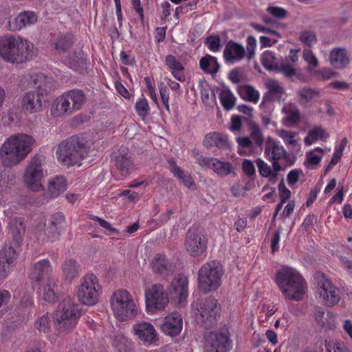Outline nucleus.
Returning <instances> with one entry per match:
<instances>
[{"label":"nucleus","mask_w":352,"mask_h":352,"mask_svg":"<svg viewBox=\"0 0 352 352\" xmlns=\"http://www.w3.org/2000/svg\"><path fill=\"white\" fill-rule=\"evenodd\" d=\"M274 281L286 299L302 300L307 288V282L294 267L284 265L276 271Z\"/></svg>","instance_id":"obj_1"},{"label":"nucleus","mask_w":352,"mask_h":352,"mask_svg":"<svg viewBox=\"0 0 352 352\" xmlns=\"http://www.w3.org/2000/svg\"><path fill=\"white\" fill-rule=\"evenodd\" d=\"M33 44L18 36L0 38V56L10 63L21 64L31 60L34 56Z\"/></svg>","instance_id":"obj_2"},{"label":"nucleus","mask_w":352,"mask_h":352,"mask_svg":"<svg viewBox=\"0 0 352 352\" xmlns=\"http://www.w3.org/2000/svg\"><path fill=\"white\" fill-rule=\"evenodd\" d=\"M34 139L26 134L14 135L8 138L0 147V160L4 166L19 164L30 153Z\"/></svg>","instance_id":"obj_3"},{"label":"nucleus","mask_w":352,"mask_h":352,"mask_svg":"<svg viewBox=\"0 0 352 352\" xmlns=\"http://www.w3.org/2000/svg\"><path fill=\"white\" fill-rule=\"evenodd\" d=\"M12 225L13 241L6 244L0 251V278H6L12 271L17 258L18 248L23 241L25 226L21 218L14 219Z\"/></svg>","instance_id":"obj_4"},{"label":"nucleus","mask_w":352,"mask_h":352,"mask_svg":"<svg viewBox=\"0 0 352 352\" xmlns=\"http://www.w3.org/2000/svg\"><path fill=\"white\" fill-rule=\"evenodd\" d=\"M88 152L89 146L83 138L72 136L58 145L56 153L58 161L65 165L80 166Z\"/></svg>","instance_id":"obj_5"},{"label":"nucleus","mask_w":352,"mask_h":352,"mask_svg":"<svg viewBox=\"0 0 352 352\" xmlns=\"http://www.w3.org/2000/svg\"><path fill=\"white\" fill-rule=\"evenodd\" d=\"M45 78L43 74H28L23 76V80L28 82V85L36 87V89L26 92L22 98V107L29 113L42 111L43 104L47 100V91L38 84V82Z\"/></svg>","instance_id":"obj_6"},{"label":"nucleus","mask_w":352,"mask_h":352,"mask_svg":"<svg viewBox=\"0 0 352 352\" xmlns=\"http://www.w3.org/2000/svg\"><path fill=\"white\" fill-rule=\"evenodd\" d=\"M224 274L222 265L217 260L204 264L198 271V287L204 294L216 291L221 285Z\"/></svg>","instance_id":"obj_7"},{"label":"nucleus","mask_w":352,"mask_h":352,"mask_svg":"<svg viewBox=\"0 0 352 352\" xmlns=\"http://www.w3.org/2000/svg\"><path fill=\"white\" fill-rule=\"evenodd\" d=\"M80 313L78 305L70 297L65 298L55 312V325L60 331L72 329L77 324Z\"/></svg>","instance_id":"obj_8"},{"label":"nucleus","mask_w":352,"mask_h":352,"mask_svg":"<svg viewBox=\"0 0 352 352\" xmlns=\"http://www.w3.org/2000/svg\"><path fill=\"white\" fill-rule=\"evenodd\" d=\"M111 309L119 320L125 321L138 314V307L130 293L125 289L114 292L111 298Z\"/></svg>","instance_id":"obj_9"},{"label":"nucleus","mask_w":352,"mask_h":352,"mask_svg":"<svg viewBox=\"0 0 352 352\" xmlns=\"http://www.w3.org/2000/svg\"><path fill=\"white\" fill-rule=\"evenodd\" d=\"M193 306L196 309V320L201 326L207 329L212 327L217 323L221 307L216 299L206 298L198 300Z\"/></svg>","instance_id":"obj_10"},{"label":"nucleus","mask_w":352,"mask_h":352,"mask_svg":"<svg viewBox=\"0 0 352 352\" xmlns=\"http://www.w3.org/2000/svg\"><path fill=\"white\" fill-rule=\"evenodd\" d=\"M204 352H230L232 340L228 329L210 331L204 336Z\"/></svg>","instance_id":"obj_11"},{"label":"nucleus","mask_w":352,"mask_h":352,"mask_svg":"<svg viewBox=\"0 0 352 352\" xmlns=\"http://www.w3.org/2000/svg\"><path fill=\"white\" fill-rule=\"evenodd\" d=\"M101 289L96 276L94 274H86L80 280L77 291L78 299L84 305H94L99 300Z\"/></svg>","instance_id":"obj_12"},{"label":"nucleus","mask_w":352,"mask_h":352,"mask_svg":"<svg viewBox=\"0 0 352 352\" xmlns=\"http://www.w3.org/2000/svg\"><path fill=\"white\" fill-rule=\"evenodd\" d=\"M192 155L201 168H209L219 177H226L234 173V168L229 162L221 161L212 157L203 156L197 148L192 151Z\"/></svg>","instance_id":"obj_13"},{"label":"nucleus","mask_w":352,"mask_h":352,"mask_svg":"<svg viewBox=\"0 0 352 352\" xmlns=\"http://www.w3.org/2000/svg\"><path fill=\"white\" fill-rule=\"evenodd\" d=\"M45 173L42 160L38 156L34 157L27 166L24 174V182L28 188L38 191L43 188L42 179Z\"/></svg>","instance_id":"obj_14"},{"label":"nucleus","mask_w":352,"mask_h":352,"mask_svg":"<svg viewBox=\"0 0 352 352\" xmlns=\"http://www.w3.org/2000/svg\"><path fill=\"white\" fill-rule=\"evenodd\" d=\"M168 301V293L161 284H154L145 291V302L148 311L163 309Z\"/></svg>","instance_id":"obj_15"},{"label":"nucleus","mask_w":352,"mask_h":352,"mask_svg":"<svg viewBox=\"0 0 352 352\" xmlns=\"http://www.w3.org/2000/svg\"><path fill=\"white\" fill-rule=\"evenodd\" d=\"M185 248L192 256H201L207 248V240L202 232L197 228L188 230L185 240Z\"/></svg>","instance_id":"obj_16"},{"label":"nucleus","mask_w":352,"mask_h":352,"mask_svg":"<svg viewBox=\"0 0 352 352\" xmlns=\"http://www.w3.org/2000/svg\"><path fill=\"white\" fill-rule=\"evenodd\" d=\"M133 332L144 346L150 347L158 345V333L151 323L145 321L137 322L133 326Z\"/></svg>","instance_id":"obj_17"},{"label":"nucleus","mask_w":352,"mask_h":352,"mask_svg":"<svg viewBox=\"0 0 352 352\" xmlns=\"http://www.w3.org/2000/svg\"><path fill=\"white\" fill-rule=\"evenodd\" d=\"M317 292L324 304L329 307L336 305L340 301L338 289L332 285L324 274H320L318 278Z\"/></svg>","instance_id":"obj_18"},{"label":"nucleus","mask_w":352,"mask_h":352,"mask_svg":"<svg viewBox=\"0 0 352 352\" xmlns=\"http://www.w3.org/2000/svg\"><path fill=\"white\" fill-rule=\"evenodd\" d=\"M65 223V216L62 212H56L52 214L50 226L43 230L36 232L37 239L41 242L45 241H55L60 234V230Z\"/></svg>","instance_id":"obj_19"},{"label":"nucleus","mask_w":352,"mask_h":352,"mask_svg":"<svg viewBox=\"0 0 352 352\" xmlns=\"http://www.w3.org/2000/svg\"><path fill=\"white\" fill-rule=\"evenodd\" d=\"M264 154L266 159L270 162H285L289 159V154L285 149L281 143L273 138H268L265 145Z\"/></svg>","instance_id":"obj_20"},{"label":"nucleus","mask_w":352,"mask_h":352,"mask_svg":"<svg viewBox=\"0 0 352 352\" xmlns=\"http://www.w3.org/2000/svg\"><path fill=\"white\" fill-rule=\"evenodd\" d=\"M168 292L177 300V304L183 306L188 296V279L184 275H178L172 280Z\"/></svg>","instance_id":"obj_21"},{"label":"nucleus","mask_w":352,"mask_h":352,"mask_svg":"<svg viewBox=\"0 0 352 352\" xmlns=\"http://www.w3.org/2000/svg\"><path fill=\"white\" fill-rule=\"evenodd\" d=\"M52 267L49 260L41 259L35 263L29 274L30 278L36 283H40L44 279L54 278L52 275Z\"/></svg>","instance_id":"obj_22"},{"label":"nucleus","mask_w":352,"mask_h":352,"mask_svg":"<svg viewBox=\"0 0 352 352\" xmlns=\"http://www.w3.org/2000/svg\"><path fill=\"white\" fill-rule=\"evenodd\" d=\"M183 327L182 318L180 314L173 312L164 318L161 329L164 333L171 337L178 335Z\"/></svg>","instance_id":"obj_23"},{"label":"nucleus","mask_w":352,"mask_h":352,"mask_svg":"<svg viewBox=\"0 0 352 352\" xmlns=\"http://www.w3.org/2000/svg\"><path fill=\"white\" fill-rule=\"evenodd\" d=\"M36 21L37 16L34 12L25 11L16 16L10 18L8 28L11 31H19L25 26L34 24Z\"/></svg>","instance_id":"obj_24"},{"label":"nucleus","mask_w":352,"mask_h":352,"mask_svg":"<svg viewBox=\"0 0 352 352\" xmlns=\"http://www.w3.org/2000/svg\"><path fill=\"white\" fill-rule=\"evenodd\" d=\"M245 54L244 47L236 42L230 41L223 50V58L226 63L234 64L243 59Z\"/></svg>","instance_id":"obj_25"},{"label":"nucleus","mask_w":352,"mask_h":352,"mask_svg":"<svg viewBox=\"0 0 352 352\" xmlns=\"http://www.w3.org/2000/svg\"><path fill=\"white\" fill-rule=\"evenodd\" d=\"M203 146L206 148L215 146L219 149L227 150L230 149V143L227 135L220 132H210L204 136Z\"/></svg>","instance_id":"obj_26"},{"label":"nucleus","mask_w":352,"mask_h":352,"mask_svg":"<svg viewBox=\"0 0 352 352\" xmlns=\"http://www.w3.org/2000/svg\"><path fill=\"white\" fill-rule=\"evenodd\" d=\"M50 111L53 118H63L74 114L64 93L53 100Z\"/></svg>","instance_id":"obj_27"},{"label":"nucleus","mask_w":352,"mask_h":352,"mask_svg":"<svg viewBox=\"0 0 352 352\" xmlns=\"http://www.w3.org/2000/svg\"><path fill=\"white\" fill-rule=\"evenodd\" d=\"M64 95L66 100L69 102L73 113L82 109L87 100L85 93L80 89L67 91L64 92Z\"/></svg>","instance_id":"obj_28"},{"label":"nucleus","mask_w":352,"mask_h":352,"mask_svg":"<svg viewBox=\"0 0 352 352\" xmlns=\"http://www.w3.org/2000/svg\"><path fill=\"white\" fill-rule=\"evenodd\" d=\"M256 163L259 174L263 177L268 178L270 180H276L278 173L284 170L280 163L276 162H271V166L264 160L258 158L256 160Z\"/></svg>","instance_id":"obj_29"},{"label":"nucleus","mask_w":352,"mask_h":352,"mask_svg":"<svg viewBox=\"0 0 352 352\" xmlns=\"http://www.w3.org/2000/svg\"><path fill=\"white\" fill-rule=\"evenodd\" d=\"M330 65L335 69L345 68L350 63V58L346 49L335 47L329 53Z\"/></svg>","instance_id":"obj_30"},{"label":"nucleus","mask_w":352,"mask_h":352,"mask_svg":"<svg viewBox=\"0 0 352 352\" xmlns=\"http://www.w3.org/2000/svg\"><path fill=\"white\" fill-rule=\"evenodd\" d=\"M74 43V37L71 34H61L51 43L59 55H68Z\"/></svg>","instance_id":"obj_31"},{"label":"nucleus","mask_w":352,"mask_h":352,"mask_svg":"<svg viewBox=\"0 0 352 352\" xmlns=\"http://www.w3.org/2000/svg\"><path fill=\"white\" fill-rule=\"evenodd\" d=\"M151 267L153 272L158 274L162 276H166L172 272V266L168 262L165 255H155L151 262Z\"/></svg>","instance_id":"obj_32"},{"label":"nucleus","mask_w":352,"mask_h":352,"mask_svg":"<svg viewBox=\"0 0 352 352\" xmlns=\"http://www.w3.org/2000/svg\"><path fill=\"white\" fill-rule=\"evenodd\" d=\"M170 171L177 177L180 182L187 188H190L195 186L194 181L190 174H185L182 170L176 164L175 161L170 158L168 160Z\"/></svg>","instance_id":"obj_33"},{"label":"nucleus","mask_w":352,"mask_h":352,"mask_svg":"<svg viewBox=\"0 0 352 352\" xmlns=\"http://www.w3.org/2000/svg\"><path fill=\"white\" fill-rule=\"evenodd\" d=\"M282 112L285 114V121L289 124H296L300 120V112L298 106L292 102L285 103Z\"/></svg>","instance_id":"obj_34"},{"label":"nucleus","mask_w":352,"mask_h":352,"mask_svg":"<svg viewBox=\"0 0 352 352\" xmlns=\"http://www.w3.org/2000/svg\"><path fill=\"white\" fill-rule=\"evenodd\" d=\"M43 298L45 301L54 303L58 298V282L54 278H49L43 289Z\"/></svg>","instance_id":"obj_35"},{"label":"nucleus","mask_w":352,"mask_h":352,"mask_svg":"<svg viewBox=\"0 0 352 352\" xmlns=\"http://www.w3.org/2000/svg\"><path fill=\"white\" fill-rule=\"evenodd\" d=\"M115 166L122 175H126L133 168V162L127 153L119 152L114 156Z\"/></svg>","instance_id":"obj_36"},{"label":"nucleus","mask_w":352,"mask_h":352,"mask_svg":"<svg viewBox=\"0 0 352 352\" xmlns=\"http://www.w3.org/2000/svg\"><path fill=\"white\" fill-rule=\"evenodd\" d=\"M67 188V181L64 177L56 176L49 182L48 192L51 197H57Z\"/></svg>","instance_id":"obj_37"},{"label":"nucleus","mask_w":352,"mask_h":352,"mask_svg":"<svg viewBox=\"0 0 352 352\" xmlns=\"http://www.w3.org/2000/svg\"><path fill=\"white\" fill-rule=\"evenodd\" d=\"M199 67L204 73L215 75L218 72L220 65L214 56L207 54L200 59Z\"/></svg>","instance_id":"obj_38"},{"label":"nucleus","mask_w":352,"mask_h":352,"mask_svg":"<svg viewBox=\"0 0 352 352\" xmlns=\"http://www.w3.org/2000/svg\"><path fill=\"white\" fill-rule=\"evenodd\" d=\"M62 271L64 278L67 280H72L80 275V266L76 261L69 259L62 264Z\"/></svg>","instance_id":"obj_39"},{"label":"nucleus","mask_w":352,"mask_h":352,"mask_svg":"<svg viewBox=\"0 0 352 352\" xmlns=\"http://www.w3.org/2000/svg\"><path fill=\"white\" fill-rule=\"evenodd\" d=\"M296 96L298 98L299 104L305 106L318 98L320 91L318 89L303 87L296 91Z\"/></svg>","instance_id":"obj_40"},{"label":"nucleus","mask_w":352,"mask_h":352,"mask_svg":"<svg viewBox=\"0 0 352 352\" xmlns=\"http://www.w3.org/2000/svg\"><path fill=\"white\" fill-rule=\"evenodd\" d=\"M111 346L116 352H131V342L123 334H116L111 338Z\"/></svg>","instance_id":"obj_41"},{"label":"nucleus","mask_w":352,"mask_h":352,"mask_svg":"<svg viewBox=\"0 0 352 352\" xmlns=\"http://www.w3.org/2000/svg\"><path fill=\"white\" fill-rule=\"evenodd\" d=\"M239 94L242 98L253 103H256L260 96L258 91L250 85L241 87Z\"/></svg>","instance_id":"obj_42"},{"label":"nucleus","mask_w":352,"mask_h":352,"mask_svg":"<svg viewBox=\"0 0 352 352\" xmlns=\"http://www.w3.org/2000/svg\"><path fill=\"white\" fill-rule=\"evenodd\" d=\"M219 99L223 107L227 111L231 110L235 104L236 98L229 89L221 90L219 94Z\"/></svg>","instance_id":"obj_43"},{"label":"nucleus","mask_w":352,"mask_h":352,"mask_svg":"<svg viewBox=\"0 0 352 352\" xmlns=\"http://www.w3.org/2000/svg\"><path fill=\"white\" fill-rule=\"evenodd\" d=\"M236 142L240 154L250 155L255 149L253 142H252L249 137H238L236 138Z\"/></svg>","instance_id":"obj_44"},{"label":"nucleus","mask_w":352,"mask_h":352,"mask_svg":"<svg viewBox=\"0 0 352 352\" xmlns=\"http://www.w3.org/2000/svg\"><path fill=\"white\" fill-rule=\"evenodd\" d=\"M261 61L262 65L269 71H274L277 68L278 63L274 53L272 52H264L261 56Z\"/></svg>","instance_id":"obj_45"},{"label":"nucleus","mask_w":352,"mask_h":352,"mask_svg":"<svg viewBox=\"0 0 352 352\" xmlns=\"http://www.w3.org/2000/svg\"><path fill=\"white\" fill-rule=\"evenodd\" d=\"M250 140L253 142L254 146L256 148H261L264 142V138L262 134L259 126L256 124H253L250 126Z\"/></svg>","instance_id":"obj_46"},{"label":"nucleus","mask_w":352,"mask_h":352,"mask_svg":"<svg viewBox=\"0 0 352 352\" xmlns=\"http://www.w3.org/2000/svg\"><path fill=\"white\" fill-rule=\"evenodd\" d=\"M274 72L281 73L287 78H292L296 74L294 65L291 64L288 61H285V60L278 63L277 68H276Z\"/></svg>","instance_id":"obj_47"},{"label":"nucleus","mask_w":352,"mask_h":352,"mask_svg":"<svg viewBox=\"0 0 352 352\" xmlns=\"http://www.w3.org/2000/svg\"><path fill=\"white\" fill-rule=\"evenodd\" d=\"M135 109L138 115L144 119L149 113L150 107L147 100L144 97L138 98L135 104Z\"/></svg>","instance_id":"obj_48"},{"label":"nucleus","mask_w":352,"mask_h":352,"mask_svg":"<svg viewBox=\"0 0 352 352\" xmlns=\"http://www.w3.org/2000/svg\"><path fill=\"white\" fill-rule=\"evenodd\" d=\"M35 328L41 333H48L50 329V320L48 314L37 318L35 321Z\"/></svg>","instance_id":"obj_49"},{"label":"nucleus","mask_w":352,"mask_h":352,"mask_svg":"<svg viewBox=\"0 0 352 352\" xmlns=\"http://www.w3.org/2000/svg\"><path fill=\"white\" fill-rule=\"evenodd\" d=\"M324 133V131L321 127H315L310 130L307 136L304 139L306 145H311L317 140L322 139Z\"/></svg>","instance_id":"obj_50"},{"label":"nucleus","mask_w":352,"mask_h":352,"mask_svg":"<svg viewBox=\"0 0 352 352\" xmlns=\"http://www.w3.org/2000/svg\"><path fill=\"white\" fill-rule=\"evenodd\" d=\"M317 151L322 153V149L319 147L316 148L314 151L307 153L305 163H307L306 166L307 168L317 165L321 161L322 155L316 154L315 152Z\"/></svg>","instance_id":"obj_51"},{"label":"nucleus","mask_w":352,"mask_h":352,"mask_svg":"<svg viewBox=\"0 0 352 352\" xmlns=\"http://www.w3.org/2000/svg\"><path fill=\"white\" fill-rule=\"evenodd\" d=\"M299 38L302 43L308 47H311L317 43L316 34L312 31H304L301 32Z\"/></svg>","instance_id":"obj_52"},{"label":"nucleus","mask_w":352,"mask_h":352,"mask_svg":"<svg viewBox=\"0 0 352 352\" xmlns=\"http://www.w3.org/2000/svg\"><path fill=\"white\" fill-rule=\"evenodd\" d=\"M205 43L207 44L209 50L212 52H219L221 46V39L219 36H208L205 40Z\"/></svg>","instance_id":"obj_53"},{"label":"nucleus","mask_w":352,"mask_h":352,"mask_svg":"<svg viewBox=\"0 0 352 352\" xmlns=\"http://www.w3.org/2000/svg\"><path fill=\"white\" fill-rule=\"evenodd\" d=\"M165 63L167 67L170 69L171 72L173 71L184 69L182 64L177 61L176 58L173 55L167 56L165 60Z\"/></svg>","instance_id":"obj_54"},{"label":"nucleus","mask_w":352,"mask_h":352,"mask_svg":"<svg viewBox=\"0 0 352 352\" xmlns=\"http://www.w3.org/2000/svg\"><path fill=\"white\" fill-rule=\"evenodd\" d=\"M159 90H160V98H161L162 104L164 106L166 111L170 112V107H169V103H168L169 91L163 83H161L159 85Z\"/></svg>","instance_id":"obj_55"},{"label":"nucleus","mask_w":352,"mask_h":352,"mask_svg":"<svg viewBox=\"0 0 352 352\" xmlns=\"http://www.w3.org/2000/svg\"><path fill=\"white\" fill-rule=\"evenodd\" d=\"M66 61L71 68L77 69V66L84 63V58L82 57L80 52H74L73 56H68V60Z\"/></svg>","instance_id":"obj_56"},{"label":"nucleus","mask_w":352,"mask_h":352,"mask_svg":"<svg viewBox=\"0 0 352 352\" xmlns=\"http://www.w3.org/2000/svg\"><path fill=\"white\" fill-rule=\"evenodd\" d=\"M278 190L280 196V200L282 203H286L291 197L290 190L285 186L283 180H282L278 186Z\"/></svg>","instance_id":"obj_57"},{"label":"nucleus","mask_w":352,"mask_h":352,"mask_svg":"<svg viewBox=\"0 0 352 352\" xmlns=\"http://www.w3.org/2000/svg\"><path fill=\"white\" fill-rule=\"evenodd\" d=\"M256 47V40L253 36H248L247 38L246 50L248 53V58L251 59L255 54Z\"/></svg>","instance_id":"obj_58"},{"label":"nucleus","mask_w":352,"mask_h":352,"mask_svg":"<svg viewBox=\"0 0 352 352\" xmlns=\"http://www.w3.org/2000/svg\"><path fill=\"white\" fill-rule=\"evenodd\" d=\"M89 218L98 222V224L102 227L103 228L109 230L112 233H118V230L113 228L109 222L107 221L106 220L101 219L97 216L91 214L89 216Z\"/></svg>","instance_id":"obj_59"},{"label":"nucleus","mask_w":352,"mask_h":352,"mask_svg":"<svg viewBox=\"0 0 352 352\" xmlns=\"http://www.w3.org/2000/svg\"><path fill=\"white\" fill-rule=\"evenodd\" d=\"M268 90L274 94H282L284 93V88L275 80H270L266 84Z\"/></svg>","instance_id":"obj_60"},{"label":"nucleus","mask_w":352,"mask_h":352,"mask_svg":"<svg viewBox=\"0 0 352 352\" xmlns=\"http://www.w3.org/2000/svg\"><path fill=\"white\" fill-rule=\"evenodd\" d=\"M303 58L309 63L312 67H316L318 65V61L316 56L314 54L311 50H305L303 51Z\"/></svg>","instance_id":"obj_61"},{"label":"nucleus","mask_w":352,"mask_h":352,"mask_svg":"<svg viewBox=\"0 0 352 352\" xmlns=\"http://www.w3.org/2000/svg\"><path fill=\"white\" fill-rule=\"evenodd\" d=\"M242 169L244 173L248 177H252L255 174L254 166L252 162L249 160H244L242 163Z\"/></svg>","instance_id":"obj_62"},{"label":"nucleus","mask_w":352,"mask_h":352,"mask_svg":"<svg viewBox=\"0 0 352 352\" xmlns=\"http://www.w3.org/2000/svg\"><path fill=\"white\" fill-rule=\"evenodd\" d=\"M267 11L271 15L278 19L285 18L287 14L285 10L279 7H269Z\"/></svg>","instance_id":"obj_63"},{"label":"nucleus","mask_w":352,"mask_h":352,"mask_svg":"<svg viewBox=\"0 0 352 352\" xmlns=\"http://www.w3.org/2000/svg\"><path fill=\"white\" fill-rule=\"evenodd\" d=\"M327 350L328 352H349L345 344L339 342L334 343L332 346H327Z\"/></svg>","instance_id":"obj_64"}]
</instances>
